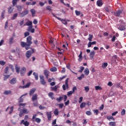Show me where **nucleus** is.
Masks as SVG:
<instances>
[{"mask_svg": "<svg viewBox=\"0 0 126 126\" xmlns=\"http://www.w3.org/2000/svg\"><path fill=\"white\" fill-rule=\"evenodd\" d=\"M32 53L30 51H28L26 54V56L28 59H29L31 57Z\"/></svg>", "mask_w": 126, "mask_h": 126, "instance_id": "obj_19", "label": "nucleus"}, {"mask_svg": "<svg viewBox=\"0 0 126 126\" xmlns=\"http://www.w3.org/2000/svg\"><path fill=\"white\" fill-rule=\"evenodd\" d=\"M54 114L55 115V116H58V115H59V109L57 108L55 109L54 111Z\"/></svg>", "mask_w": 126, "mask_h": 126, "instance_id": "obj_41", "label": "nucleus"}, {"mask_svg": "<svg viewBox=\"0 0 126 126\" xmlns=\"http://www.w3.org/2000/svg\"><path fill=\"white\" fill-rule=\"evenodd\" d=\"M78 57L79 58L78 59V62H82V60H83V57L82 56V51H80V53Z\"/></svg>", "mask_w": 126, "mask_h": 126, "instance_id": "obj_14", "label": "nucleus"}, {"mask_svg": "<svg viewBox=\"0 0 126 126\" xmlns=\"http://www.w3.org/2000/svg\"><path fill=\"white\" fill-rule=\"evenodd\" d=\"M23 124V125H24L26 126H29V123L28 122V121H24V120H22L21 122V125Z\"/></svg>", "mask_w": 126, "mask_h": 126, "instance_id": "obj_23", "label": "nucleus"}, {"mask_svg": "<svg viewBox=\"0 0 126 126\" xmlns=\"http://www.w3.org/2000/svg\"><path fill=\"white\" fill-rule=\"evenodd\" d=\"M37 99H38V97H37V94H33L32 97V102H35V101H36Z\"/></svg>", "mask_w": 126, "mask_h": 126, "instance_id": "obj_17", "label": "nucleus"}, {"mask_svg": "<svg viewBox=\"0 0 126 126\" xmlns=\"http://www.w3.org/2000/svg\"><path fill=\"white\" fill-rule=\"evenodd\" d=\"M32 36H29L27 38L26 42L24 41L21 42V46L22 48H25L26 50H29L30 49V47H31V45H32Z\"/></svg>", "mask_w": 126, "mask_h": 126, "instance_id": "obj_1", "label": "nucleus"}, {"mask_svg": "<svg viewBox=\"0 0 126 126\" xmlns=\"http://www.w3.org/2000/svg\"><path fill=\"white\" fill-rule=\"evenodd\" d=\"M96 5L100 7L102 6V5H103V0H97L96 1Z\"/></svg>", "mask_w": 126, "mask_h": 126, "instance_id": "obj_12", "label": "nucleus"}, {"mask_svg": "<svg viewBox=\"0 0 126 126\" xmlns=\"http://www.w3.org/2000/svg\"><path fill=\"white\" fill-rule=\"evenodd\" d=\"M35 91H36V89L33 88L30 91V96H32L33 95V93H35Z\"/></svg>", "mask_w": 126, "mask_h": 126, "instance_id": "obj_24", "label": "nucleus"}, {"mask_svg": "<svg viewBox=\"0 0 126 126\" xmlns=\"http://www.w3.org/2000/svg\"><path fill=\"white\" fill-rule=\"evenodd\" d=\"M33 75H34V78H35V79H36V80H38V79H39L38 73L33 72Z\"/></svg>", "mask_w": 126, "mask_h": 126, "instance_id": "obj_29", "label": "nucleus"}, {"mask_svg": "<svg viewBox=\"0 0 126 126\" xmlns=\"http://www.w3.org/2000/svg\"><path fill=\"white\" fill-rule=\"evenodd\" d=\"M94 114H95L96 116H98V114H99V110L95 109L93 110Z\"/></svg>", "mask_w": 126, "mask_h": 126, "instance_id": "obj_45", "label": "nucleus"}, {"mask_svg": "<svg viewBox=\"0 0 126 126\" xmlns=\"http://www.w3.org/2000/svg\"><path fill=\"white\" fill-rule=\"evenodd\" d=\"M25 72H26V67H23L20 71V74L21 76H23L24 74H25Z\"/></svg>", "mask_w": 126, "mask_h": 126, "instance_id": "obj_6", "label": "nucleus"}, {"mask_svg": "<svg viewBox=\"0 0 126 126\" xmlns=\"http://www.w3.org/2000/svg\"><path fill=\"white\" fill-rule=\"evenodd\" d=\"M72 93H73V92H72V91H69L67 93V96H70L71 95H72Z\"/></svg>", "mask_w": 126, "mask_h": 126, "instance_id": "obj_64", "label": "nucleus"}, {"mask_svg": "<svg viewBox=\"0 0 126 126\" xmlns=\"http://www.w3.org/2000/svg\"><path fill=\"white\" fill-rule=\"evenodd\" d=\"M10 111L9 112V115H11L12 114V112H13V106H11L10 108Z\"/></svg>", "mask_w": 126, "mask_h": 126, "instance_id": "obj_53", "label": "nucleus"}, {"mask_svg": "<svg viewBox=\"0 0 126 126\" xmlns=\"http://www.w3.org/2000/svg\"><path fill=\"white\" fill-rule=\"evenodd\" d=\"M40 82L42 85H46L47 84V82L45 80V77L44 76H40Z\"/></svg>", "mask_w": 126, "mask_h": 126, "instance_id": "obj_3", "label": "nucleus"}, {"mask_svg": "<svg viewBox=\"0 0 126 126\" xmlns=\"http://www.w3.org/2000/svg\"><path fill=\"white\" fill-rule=\"evenodd\" d=\"M107 119L108 120V121H111V120L112 121H115V118H114L113 116H107Z\"/></svg>", "mask_w": 126, "mask_h": 126, "instance_id": "obj_40", "label": "nucleus"}, {"mask_svg": "<svg viewBox=\"0 0 126 126\" xmlns=\"http://www.w3.org/2000/svg\"><path fill=\"white\" fill-rule=\"evenodd\" d=\"M62 23H63V24H64L65 25H67V22H66V21H65V20L63 19L62 20H61Z\"/></svg>", "mask_w": 126, "mask_h": 126, "instance_id": "obj_59", "label": "nucleus"}, {"mask_svg": "<svg viewBox=\"0 0 126 126\" xmlns=\"http://www.w3.org/2000/svg\"><path fill=\"white\" fill-rule=\"evenodd\" d=\"M18 1H19V0H12L13 6H15V5L17 4Z\"/></svg>", "mask_w": 126, "mask_h": 126, "instance_id": "obj_37", "label": "nucleus"}, {"mask_svg": "<svg viewBox=\"0 0 126 126\" xmlns=\"http://www.w3.org/2000/svg\"><path fill=\"white\" fill-rule=\"evenodd\" d=\"M108 66V63H104L102 65V68H106Z\"/></svg>", "mask_w": 126, "mask_h": 126, "instance_id": "obj_42", "label": "nucleus"}, {"mask_svg": "<svg viewBox=\"0 0 126 126\" xmlns=\"http://www.w3.org/2000/svg\"><path fill=\"white\" fill-rule=\"evenodd\" d=\"M80 70H79V72H80V73H82L83 70H84V67L80 66Z\"/></svg>", "mask_w": 126, "mask_h": 126, "instance_id": "obj_48", "label": "nucleus"}, {"mask_svg": "<svg viewBox=\"0 0 126 126\" xmlns=\"http://www.w3.org/2000/svg\"><path fill=\"white\" fill-rule=\"evenodd\" d=\"M15 67L17 73H19V72H20V67L18 66V65H17V64H15Z\"/></svg>", "mask_w": 126, "mask_h": 126, "instance_id": "obj_18", "label": "nucleus"}, {"mask_svg": "<svg viewBox=\"0 0 126 126\" xmlns=\"http://www.w3.org/2000/svg\"><path fill=\"white\" fill-rule=\"evenodd\" d=\"M63 96H60L59 97H57L56 98V100L58 103H60V102H61V101L63 100Z\"/></svg>", "mask_w": 126, "mask_h": 126, "instance_id": "obj_32", "label": "nucleus"}, {"mask_svg": "<svg viewBox=\"0 0 126 126\" xmlns=\"http://www.w3.org/2000/svg\"><path fill=\"white\" fill-rule=\"evenodd\" d=\"M21 111H22V112L24 113V114H28V113H29V111H28L26 108H24L22 110H21Z\"/></svg>", "mask_w": 126, "mask_h": 126, "instance_id": "obj_38", "label": "nucleus"}, {"mask_svg": "<svg viewBox=\"0 0 126 126\" xmlns=\"http://www.w3.org/2000/svg\"><path fill=\"white\" fill-rule=\"evenodd\" d=\"M121 114L122 116H125L126 115V110L123 109L121 111Z\"/></svg>", "mask_w": 126, "mask_h": 126, "instance_id": "obj_50", "label": "nucleus"}, {"mask_svg": "<svg viewBox=\"0 0 126 126\" xmlns=\"http://www.w3.org/2000/svg\"><path fill=\"white\" fill-rule=\"evenodd\" d=\"M92 39H93V35L92 34H89V38H88L89 41L91 42V41H92Z\"/></svg>", "mask_w": 126, "mask_h": 126, "instance_id": "obj_44", "label": "nucleus"}, {"mask_svg": "<svg viewBox=\"0 0 126 126\" xmlns=\"http://www.w3.org/2000/svg\"><path fill=\"white\" fill-rule=\"evenodd\" d=\"M10 82L12 85L15 84L16 83V78H13L10 81Z\"/></svg>", "mask_w": 126, "mask_h": 126, "instance_id": "obj_27", "label": "nucleus"}, {"mask_svg": "<svg viewBox=\"0 0 126 126\" xmlns=\"http://www.w3.org/2000/svg\"><path fill=\"white\" fill-rule=\"evenodd\" d=\"M0 64L2 66L4 65V64H5V62L4 61H0Z\"/></svg>", "mask_w": 126, "mask_h": 126, "instance_id": "obj_57", "label": "nucleus"}, {"mask_svg": "<svg viewBox=\"0 0 126 126\" xmlns=\"http://www.w3.org/2000/svg\"><path fill=\"white\" fill-rule=\"evenodd\" d=\"M95 90H102V88L99 86L95 87Z\"/></svg>", "mask_w": 126, "mask_h": 126, "instance_id": "obj_52", "label": "nucleus"}, {"mask_svg": "<svg viewBox=\"0 0 126 126\" xmlns=\"http://www.w3.org/2000/svg\"><path fill=\"white\" fill-rule=\"evenodd\" d=\"M44 74L46 76L47 79L49 78V76L50 75V71H48V70H45L44 71Z\"/></svg>", "mask_w": 126, "mask_h": 126, "instance_id": "obj_13", "label": "nucleus"}, {"mask_svg": "<svg viewBox=\"0 0 126 126\" xmlns=\"http://www.w3.org/2000/svg\"><path fill=\"white\" fill-rule=\"evenodd\" d=\"M12 92H11V91L9 90H6L4 92L3 94H4L5 95H9V94H12Z\"/></svg>", "mask_w": 126, "mask_h": 126, "instance_id": "obj_28", "label": "nucleus"}, {"mask_svg": "<svg viewBox=\"0 0 126 126\" xmlns=\"http://www.w3.org/2000/svg\"><path fill=\"white\" fill-rule=\"evenodd\" d=\"M32 24H33V23H32V21H28L26 24L24 25V26H32Z\"/></svg>", "mask_w": 126, "mask_h": 126, "instance_id": "obj_21", "label": "nucleus"}, {"mask_svg": "<svg viewBox=\"0 0 126 126\" xmlns=\"http://www.w3.org/2000/svg\"><path fill=\"white\" fill-rule=\"evenodd\" d=\"M48 96L49 97H50V98H51V99H52V100H54V99H55V94H54V93L53 92H50L48 94Z\"/></svg>", "mask_w": 126, "mask_h": 126, "instance_id": "obj_15", "label": "nucleus"}, {"mask_svg": "<svg viewBox=\"0 0 126 126\" xmlns=\"http://www.w3.org/2000/svg\"><path fill=\"white\" fill-rule=\"evenodd\" d=\"M18 111H20V113H19V116L20 117V118H21L23 116V112H22V111H21V107H19L18 109Z\"/></svg>", "mask_w": 126, "mask_h": 126, "instance_id": "obj_26", "label": "nucleus"}, {"mask_svg": "<svg viewBox=\"0 0 126 126\" xmlns=\"http://www.w3.org/2000/svg\"><path fill=\"white\" fill-rule=\"evenodd\" d=\"M86 114L87 115V116H91V115H92V112H91L90 111H87L86 112Z\"/></svg>", "mask_w": 126, "mask_h": 126, "instance_id": "obj_51", "label": "nucleus"}, {"mask_svg": "<svg viewBox=\"0 0 126 126\" xmlns=\"http://www.w3.org/2000/svg\"><path fill=\"white\" fill-rule=\"evenodd\" d=\"M23 96H24V95H22V96H21L20 99H19V103H22V102H23L24 99L23 98H22V97H23Z\"/></svg>", "mask_w": 126, "mask_h": 126, "instance_id": "obj_49", "label": "nucleus"}, {"mask_svg": "<svg viewBox=\"0 0 126 126\" xmlns=\"http://www.w3.org/2000/svg\"><path fill=\"white\" fill-rule=\"evenodd\" d=\"M46 9H47V10L51 11V10H52V6H51L50 5H47L46 6Z\"/></svg>", "mask_w": 126, "mask_h": 126, "instance_id": "obj_56", "label": "nucleus"}, {"mask_svg": "<svg viewBox=\"0 0 126 126\" xmlns=\"http://www.w3.org/2000/svg\"><path fill=\"white\" fill-rule=\"evenodd\" d=\"M121 13H122V10H119L116 12H114V14L115 16H117V17H120V15H121Z\"/></svg>", "mask_w": 126, "mask_h": 126, "instance_id": "obj_9", "label": "nucleus"}, {"mask_svg": "<svg viewBox=\"0 0 126 126\" xmlns=\"http://www.w3.org/2000/svg\"><path fill=\"white\" fill-rule=\"evenodd\" d=\"M58 88H59V86L56 85L54 87H51V89L53 91H57L58 90Z\"/></svg>", "mask_w": 126, "mask_h": 126, "instance_id": "obj_35", "label": "nucleus"}, {"mask_svg": "<svg viewBox=\"0 0 126 126\" xmlns=\"http://www.w3.org/2000/svg\"><path fill=\"white\" fill-rule=\"evenodd\" d=\"M32 28H33V26H30L27 29V31L30 32V31L32 30Z\"/></svg>", "mask_w": 126, "mask_h": 126, "instance_id": "obj_58", "label": "nucleus"}, {"mask_svg": "<svg viewBox=\"0 0 126 126\" xmlns=\"http://www.w3.org/2000/svg\"><path fill=\"white\" fill-rule=\"evenodd\" d=\"M18 16V14L17 13L14 14L13 17L11 18V19L12 20H14V19H15V18H16V17H17Z\"/></svg>", "mask_w": 126, "mask_h": 126, "instance_id": "obj_39", "label": "nucleus"}, {"mask_svg": "<svg viewBox=\"0 0 126 126\" xmlns=\"http://www.w3.org/2000/svg\"><path fill=\"white\" fill-rule=\"evenodd\" d=\"M18 11H19L20 12L22 10V8L21 7V6H18L17 7Z\"/></svg>", "mask_w": 126, "mask_h": 126, "instance_id": "obj_60", "label": "nucleus"}, {"mask_svg": "<svg viewBox=\"0 0 126 126\" xmlns=\"http://www.w3.org/2000/svg\"><path fill=\"white\" fill-rule=\"evenodd\" d=\"M84 88H85V90L86 92H89V90H90V89L89 88V87H88V86L85 87Z\"/></svg>", "mask_w": 126, "mask_h": 126, "instance_id": "obj_55", "label": "nucleus"}, {"mask_svg": "<svg viewBox=\"0 0 126 126\" xmlns=\"http://www.w3.org/2000/svg\"><path fill=\"white\" fill-rule=\"evenodd\" d=\"M13 11V8H12L11 6H10L8 8V13H12Z\"/></svg>", "mask_w": 126, "mask_h": 126, "instance_id": "obj_31", "label": "nucleus"}, {"mask_svg": "<svg viewBox=\"0 0 126 126\" xmlns=\"http://www.w3.org/2000/svg\"><path fill=\"white\" fill-rule=\"evenodd\" d=\"M94 56H95V52L94 51H91L90 54V57L91 60L94 59Z\"/></svg>", "mask_w": 126, "mask_h": 126, "instance_id": "obj_20", "label": "nucleus"}, {"mask_svg": "<svg viewBox=\"0 0 126 126\" xmlns=\"http://www.w3.org/2000/svg\"><path fill=\"white\" fill-rule=\"evenodd\" d=\"M46 116L48 121H51V120H52V112H46Z\"/></svg>", "mask_w": 126, "mask_h": 126, "instance_id": "obj_10", "label": "nucleus"}, {"mask_svg": "<svg viewBox=\"0 0 126 126\" xmlns=\"http://www.w3.org/2000/svg\"><path fill=\"white\" fill-rule=\"evenodd\" d=\"M66 67L68 69H69V70H70L71 72H72V73H74V74H76V75H77V73H75L73 71H72V70H71V69H70V64H68L66 65Z\"/></svg>", "mask_w": 126, "mask_h": 126, "instance_id": "obj_16", "label": "nucleus"}, {"mask_svg": "<svg viewBox=\"0 0 126 126\" xmlns=\"http://www.w3.org/2000/svg\"><path fill=\"white\" fill-rule=\"evenodd\" d=\"M37 116V114H34L32 118V122H36L37 124H40L41 123V120L40 118H36Z\"/></svg>", "mask_w": 126, "mask_h": 126, "instance_id": "obj_2", "label": "nucleus"}, {"mask_svg": "<svg viewBox=\"0 0 126 126\" xmlns=\"http://www.w3.org/2000/svg\"><path fill=\"white\" fill-rule=\"evenodd\" d=\"M83 78H84V74H82L80 77H78L79 80H81Z\"/></svg>", "mask_w": 126, "mask_h": 126, "instance_id": "obj_47", "label": "nucleus"}, {"mask_svg": "<svg viewBox=\"0 0 126 126\" xmlns=\"http://www.w3.org/2000/svg\"><path fill=\"white\" fill-rule=\"evenodd\" d=\"M11 53H16L18 56V58H20V50L18 48H16V49H12L11 51Z\"/></svg>", "mask_w": 126, "mask_h": 126, "instance_id": "obj_5", "label": "nucleus"}, {"mask_svg": "<svg viewBox=\"0 0 126 126\" xmlns=\"http://www.w3.org/2000/svg\"><path fill=\"white\" fill-rule=\"evenodd\" d=\"M8 69H9V67H8V66H6V67H5V73L6 74H7V73H8Z\"/></svg>", "mask_w": 126, "mask_h": 126, "instance_id": "obj_54", "label": "nucleus"}, {"mask_svg": "<svg viewBox=\"0 0 126 126\" xmlns=\"http://www.w3.org/2000/svg\"><path fill=\"white\" fill-rule=\"evenodd\" d=\"M25 105H26V103H20V104H19V106L20 108V107H21V106H23V108H25Z\"/></svg>", "mask_w": 126, "mask_h": 126, "instance_id": "obj_61", "label": "nucleus"}, {"mask_svg": "<svg viewBox=\"0 0 126 126\" xmlns=\"http://www.w3.org/2000/svg\"><path fill=\"white\" fill-rule=\"evenodd\" d=\"M9 77V75H4V80H6Z\"/></svg>", "mask_w": 126, "mask_h": 126, "instance_id": "obj_63", "label": "nucleus"}, {"mask_svg": "<svg viewBox=\"0 0 126 126\" xmlns=\"http://www.w3.org/2000/svg\"><path fill=\"white\" fill-rule=\"evenodd\" d=\"M58 70V68L56 67H53L50 69V71L52 72H55V71H57Z\"/></svg>", "mask_w": 126, "mask_h": 126, "instance_id": "obj_36", "label": "nucleus"}, {"mask_svg": "<svg viewBox=\"0 0 126 126\" xmlns=\"http://www.w3.org/2000/svg\"><path fill=\"white\" fill-rule=\"evenodd\" d=\"M63 90L68 89V78H67L65 81V84L63 85Z\"/></svg>", "mask_w": 126, "mask_h": 126, "instance_id": "obj_4", "label": "nucleus"}, {"mask_svg": "<svg viewBox=\"0 0 126 126\" xmlns=\"http://www.w3.org/2000/svg\"><path fill=\"white\" fill-rule=\"evenodd\" d=\"M109 126H116V123L115 122H110L109 123Z\"/></svg>", "mask_w": 126, "mask_h": 126, "instance_id": "obj_46", "label": "nucleus"}, {"mask_svg": "<svg viewBox=\"0 0 126 126\" xmlns=\"http://www.w3.org/2000/svg\"><path fill=\"white\" fill-rule=\"evenodd\" d=\"M30 11L32 13V15L33 17L35 16V15L36 14V11L34 9H31L30 10Z\"/></svg>", "mask_w": 126, "mask_h": 126, "instance_id": "obj_25", "label": "nucleus"}, {"mask_svg": "<svg viewBox=\"0 0 126 126\" xmlns=\"http://www.w3.org/2000/svg\"><path fill=\"white\" fill-rule=\"evenodd\" d=\"M29 13V11L28 10H25L23 12H22L21 14L22 16H25V15H27Z\"/></svg>", "mask_w": 126, "mask_h": 126, "instance_id": "obj_22", "label": "nucleus"}, {"mask_svg": "<svg viewBox=\"0 0 126 126\" xmlns=\"http://www.w3.org/2000/svg\"><path fill=\"white\" fill-rule=\"evenodd\" d=\"M117 28L120 31H124V30H125V29H126V28H125V26H124L121 24H119L117 26Z\"/></svg>", "mask_w": 126, "mask_h": 126, "instance_id": "obj_7", "label": "nucleus"}, {"mask_svg": "<svg viewBox=\"0 0 126 126\" xmlns=\"http://www.w3.org/2000/svg\"><path fill=\"white\" fill-rule=\"evenodd\" d=\"M84 73L85 75H88L89 74V69L88 68H86L84 70Z\"/></svg>", "mask_w": 126, "mask_h": 126, "instance_id": "obj_30", "label": "nucleus"}, {"mask_svg": "<svg viewBox=\"0 0 126 126\" xmlns=\"http://www.w3.org/2000/svg\"><path fill=\"white\" fill-rule=\"evenodd\" d=\"M85 106H86V103L82 102L80 105V107L81 108V109H83V108H85Z\"/></svg>", "mask_w": 126, "mask_h": 126, "instance_id": "obj_33", "label": "nucleus"}, {"mask_svg": "<svg viewBox=\"0 0 126 126\" xmlns=\"http://www.w3.org/2000/svg\"><path fill=\"white\" fill-rule=\"evenodd\" d=\"M104 9L106 12H108V13L111 12V11L113 10V9H112V7H111V6H110L105 7L104 8Z\"/></svg>", "mask_w": 126, "mask_h": 126, "instance_id": "obj_11", "label": "nucleus"}, {"mask_svg": "<svg viewBox=\"0 0 126 126\" xmlns=\"http://www.w3.org/2000/svg\"><path fill=\"white\" fill-rule=\"evenodd\" d=\"M30 85H31V83H28L26 85L23 86V89H25V88H29Z\"/></svg>", "mask_w": 126, "mask_h": 126, "instance_id": "obj_34", "label": "nucleus"}, {"mask_svg": "<svg viewBox=\"0 0 126 126\" xmlns=\"http://www.w3.org/2000/svg\"><path fill=\"white\" fill-rule=\"evenodd\" d=\"M75 14L76 15H77V16H79V15H80V14H81V11H77V10H76L75 11Z\"/></svg>", "mask_w": 126, "mask_h": 126, "instance_id": "obj_43", "label": "nucleus"}, {"mask_svg": "<svg viewBox=\"0 0 126 126\" xmlns=\"http://www.w3.org/2000/svg\"><path fill=\"white\" fill-rule=\"evenodd\" d=\"M13 43H15L14 37H13V36H11L9 38V44L12 45Z\"/></svg>", "mask_w": 126, "mask_h": 126, "instance_id": "obj_8", "label": "nucleus"}, {"mask_svg": "<svg viewBox=\"0 0 126 126\" xmlns=\"http://www.w3.org/2000/svg\"><path fill=\"white\" fill-rule=\"evenodd\" d=\"M33 104L34 106V107H38V101H37L35 102L33 101Z\"/></svg>", "mask_w": 126, "mask_h": 126, "instance_id": "obj_62", "label": "nucleus"}]
</instances>
